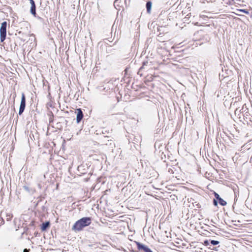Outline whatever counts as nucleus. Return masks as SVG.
Instances as JSON below:
<instances>
[{"label":"nucleus","mask_w":252,"mask_h":252,"mask_svg":"<svg viewBox=\"0 0 252 252\" xmlns=\"http://www.w3.org/2000/svg\"><path fill=\"white\" fill-rule=\"evenodd\" d=\"M220 243L219 241L216 240H211L210 244L213 245H217Z\"/></svg>","instance_id":"12"},{"label":"nucleus","mask_w":252,"mask_h":252,"mask_svg":"<svg viewBox=\"0 0 252 252\" xmlns=\"http://www.w3.org/2000/svg\"><path fill=\"white\" fill-rule=\"evenodd\" d=\"M215 196L216 198L217 199L219 200V198H220V196H219V195L218 194H217V193H215Z\"/></svg>","instance_id":"14"},{"label":"nucleus","mask_w":252,"mask_h":252,"mask_svg":"<svg viewBox=\"0 0 252 252\" xmlns=\"http://www.w3.org/2000/svg\"><path fill=\"white\" fill-rule=\"evenodd\" d=\"M7 22L4 21L1 24L0 28V41L2 42L5 39L6 36Z\"/></svg>","instance_id":"2"},{"label":"nucleus","mask_w":252,"mask_h":252,"mask_svg":"<svg viewBox=\"0 0 252 252\" xmlns=\"http://www.w3.org/2000/svg\"><path fill=\"white\" fill-rule=\"evenodd\" d=\"M152 5V3L151 1H148L146 2V9H147V11L148 13H150V12H151Z\"/></svg>","instance_id":"7"},{"label":"nucleus","mask_w":252,"mask_h":252,"mask_svg":"<svg viewBox=\"0 0 252 252\" xmlns=\"http://www.w3.org/2000/svg\"><path fill=\"white\" fill-rule=\"evenodd\" d=\"M26 106V99L25 96L24 94H22L21 101L19 108V114L21 115L23 112Z\"/></svg>","instance_id":"3"},{"label":"nucleus","mask_w":252,"mask_h":252,"mask_svg":"<svg viewBox=\"0 0 252 252\" xmlns=\"http://www.w3.org/2000/svg\"><path fill=\"white\" fill-rule=\"evenodd\" d=\"M137 245L139 250H143L145 252H152L148 247L144 245L137 243Z\"/></svg>","instance_id":"6"},{"label":"nucleus","mask_w":252,"mask_h":252,"mask_svg":"<svg viewBox=\"0 0 252 252\" xmlns=\"http://www.w3.org/2000/svg\"><path fill=\"white\" fill-rule=\"evenodd\" d=\"M142 63H147V62H143Z\"/></svg>","instance_id":"19"},{"label":"nucleus","mask_w":252,"mask_h":252,"mask_svg":"<svg viewBox=\"0 0 252 252\" xmlns=\"http://www.w3.org/2000/svg\"><path fill=\"white\" fill-rule=\"evenodd\" d=\"M205 1H207V0H201V2L205 3Z\"/></svg>","instance_id":"16"},{"label":"nucleus","mask_w":252,"mask_h":252,"mask_svg":"<svg viewBox=\"0 0 252 252\" xmlns=\"http://www.w3.org/2000/svg\"><path fill=\"white\" fill-rule=\"evenodd\" d=\"M24 252H29L28 251L27 249H25L24 250Z\"/></svg>","instance_id":"17"},{"label":"nucleus","mask_w":252,"mask_h":252,"mask_svg":"<svg viewBox=\"0 0 252 252\" xmlns=\"http://www.w3.org/2000/svg\"><path fill=\"white\" fill-rule=\"evenodd\" d=\"M234 0H222L223 2L227 4H231Z\"/></svg>","instance_id":"11"},{"label":"nucleus","mask_w":252,"mask_h":252,"mask_svg":"<svg viewBox=\"0 0 252 252\" xmlns=\"http://www.w3.org/2000/svg\"><path fill=\"white\" fill-rule=\"evenodd\" d=\"M91 223V220L90 218H83L75 223L72 229L74 231H79L81 230L84 227L90 225Z\"/></svg>","instance_id":"1"},{"label":"nucleus","mask_w":252,"mask_h":252,"mask_svg":"<svg viewBox=\"0 0 252 252\" xmlns=\"http://www.w3.org/2000/svg\"><path fill=\"white\" fill-rule=\"evenodd\" d=\"M75 113L76 114V121L77 123H79L82 119L83 118V113L81 110V109H77Z\"/></svg>","instance_id":"5"},{"label":"nucleus","mask_w":252,"mask_h":252,"mask_svg":"<svg viewBox=\"0 0 252 252\" xmlns=\"http://www.w3.org/2000/svg\"><path fill=\"white\" fill-rule=\"evenodd\" d=\"M214 203H215V204H217V202H216V200H214Z\"/></svg>","instance_id":"18"},{"label":"nucleus","mask_w":252,"mask_h":252,"mask_svg":"<svg viewBox=\"0 0 252 252\" xmlns=\"http://www.w3.org/2000/svg\"><path fill=\"white\" fill-rule=\"evenodd\" d=\"M203 244L206 246H209L210 244V241L208 240H205L204 241Z\"/></svg>","instance_id":"13"},{"label":"nucleus","mask_w":252,"mask_h":252,"mask_svg":"<svg viewBox=\"0 0 252 252\" xmlns=\"http://www.w3.org/2000/svg\"><path fill=\"white\" fill-rule=\"evenodd\" d=\"M29 1L31 4L30 12L32 15H33L34 17H36V5H35V2L33 0H29Z\"/></svg>","instance_id":"4"},{"label":"nucleus","mask_w":252,"mask_h":252,"mask_svg":"<svg viewBox=\"0 0 252 252\" xmlns=\"http://www.w3.org/2000/svg\"><path fill=\"white\" fill-rule=\"evenodd\" d=\"M49 225V223L48 222H46L42 224L41 229L42 230H45Z\"/></svg>","instance_id":"8"},{"label":"nucleus","mask_w":252,"mask_h":252,"mask_svg":"<svg viewBox=\"0 0 252 252\" xmlns=\"http://www.w3.org/2000/svg\"><path fill=\"white\" fill-rule=\"evenodd\" d=\"M237 12H243V13H244L246 14H249V11L247 10V9H237Z\"/></svg>","instance_id":"9"},{"label":"nucleus","mask_w":252,"mask_h":252,"mask_svg":"<svg viewBox=\"0 0 252 252\" xmlns=\"http://www.w3.org/2000/svg\"><path fill=\"white\" fill-rule=\"evenodd\" d=\"M219 203L222 206H224L226 204V202L221 198H219Z\"/></svg>","instance_id":"10"},{"label":"nucleus","mask_w":252,"mask_h":252,"mask_svg":"<svg viewBox=\"0 0 252 252\" xmlns=\"http://www.w3.org/2000/svg\"><path fill=\"white\" fill-rule=\"evenodd\" d=\"M209 248L211 249V250H214V249L211 248L210 247H209Z\"/></svg>","instance_id":"20"},{"label":"nucleus","mask_w":252,"mask_h":252,"mask_svg":"<svg viewBox=\"0 0 252 252\" xmlns=\"http://www.w3.org/2000/svg\"><path fill=\"white\" fill-rule=\"evenodd\" d=\"M118 1H119V0H115L114 2V5L117 3V2H118Z\"/></svg>","instance_id":"15"}]
</instances>
